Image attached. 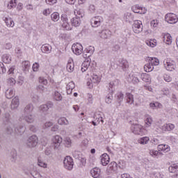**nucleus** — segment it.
Listing matches in <instances>:
<instances>
[{
  "label": "nucleus",
  "mask_w": 178,
  "mask_h": 178,
  "mask_svg": "<svg viewBox=\"0 0 178 178\" xmlns=\"http://www.w3.org/2000/svg\"><path fill=\"white\" fill-rule=\"evenodd\" d=\"M24 131V126L19 125L18 127L15 128V124L12 122L7 124V127L6 128V134H8L10 136H12V134H17L22 136V134H23Z\"/></svg>",
  "instance_id": "nucleus-1"
},
{
  "label": "nucleus",
  "mask_w": 178,
  "mask_h": 178,
  "mask_svg": "<svg viewBox=\"0 0 178 178\" xmlns=\"http://www.w3.org/2000/svg\"><path fill=\"white\" fill-rule=\"evenodd\" d=\"M25 144L28 148H34L38 144V137L35 135H32L28 138Z\"/></svg>",
  "instance_id": "nucleus-2"
},
{
  "label": "nucleus",
  "mask_w": 178,
  "mask_h": 178,
  "mask_svg": "<svg viewBox=\"0 0 178 178\" xmlns=\"http://www.w3.org/2000/svg\"><path fill=\"white\" fill-rule=\"evenodd\" d=\"M63 139L60 136H55L51 139V147L55 151L60 149V144H62Z\"/></svg>",
  "instance_id": "nucleus-3"
},
{
  "label": "nucleus",
  "mask_w": 178,
  "mask_h": 178,
  "mask_svg": "<svg viewBox=\"0 0 178 178\" xmlns=\"http://www.w3.org/2000/svg\"><path fill=\"white\" fill-rule=\"evenodd\" d=\"M131 130L134 134H136L138 136H144V134H145V129L140 124L132 125Z\"/></svg>",
  "instance_id": "nucleus-4"
},
{
  "label": "nucleus",
  "mask_w": 178,
  "mask_h": 178,
  "mask_svg": "<svg viewBox=\"0 0 178 178\" xmlns=\"http://www.w3.org/2000/svg\"><path fill=\"white\" fill-rule=\"evenodd\" d=\"M163 65L165 69H166V70H168V72H173V70L176 69V62L169 58L164 60Z\"/></svg>",
  "instance_id": "nucleus-5"
},
{
  "label": "nucleus",
  "mask_w": 178,
  "mask_h": 178,
  "mask_svg": "<svg viewBox=\"0 0 178 178\" xmlns=\"http://www.w3.org/2000/svg\"><path fill=\"white\" fill-rule=\"evenodd\" d=\"M165 20L170 24H176L178 22V17L175 14L170 13L165 15Z\"/></svg>",
  "instance_id": "nucleus-6"
},
{
  "label": "nucleus",
  "mask_w": 178,
  "mask_h": 178,
  "mask_svg": "<svg viewBox=\"0 0 178 178\" xmlns=\"http://www.w3.org/2000/svg\"><path fill=\"white\" fill-rule=\"evenodd\" d=\"M113 87H115V83L113 81L110 82L108 84V92L109 94L106 97V104H112V100L113 99Z\"/></svg>",
  "instance_id": "nucleus-7"
},
{
  "label": "nucleus",
  "mask_w": 178,
  "mask_h": 178,
  "mask_svg": "<svg viewBox=\"0 0 178 178\" xmlns=\"http://www.w3.org/2000/svg\"><path fill=\"white\" fill-rule=\"evenodd\" d=\"M24 120L26 123H34L35 122V116L31 113L26 114V115H22L19 118V122H23Z\"/></svg>",
  "instance_id": "nucleus-8"
},
{
  "label": "nucleus",
  "mask_w": 178,
  "mask_h": 178,
  "mask_svg": "<svg viewBox=\"0 0 178 178\" xmlns=\"http://www.w3.org/2000/svg\"><path fill=\"white\" fill-rule=\"evenodd\" d=\"M132 29L136 34H140L143 31V22L138 20L135 21L132 25Z\"/></svg>",
  "instance_id": "nucleus-9"
},
{
  "label": "nucleus",
  "mask_w": 178,
  "mask_h": 178,
  "mask_svg": "<svg viewBox=\"0 0 178 178\" xmlns=\"http://www.w3.org/2000/svg\"><path fill=\"white\" fill-rule=\"evenodd\" d=\"M63 163L64 168L67 170H72V169H73L74 163L72 157L69 156H66L63 161Z\"/></svg>",
  "instance_id": "nucleus-10"
},
{
  "label": "nucleus",
  "mask_w": 178,
  "mask_h": 178,
  "mask_svg": "<svg viewBox=\"0 0 178 178\" xmlns=\"http://www.w3.org/2000/svg\"><path fill=\"white\" fill-rule=\"evenodd\" d=\"M104 22V18L101 16L93 17L91 19L90 23L92 27H99L101 24Z\"/></svg>",
  "instance_id": "nucleus-11"
},
{
  "label": "nucleus",
  "mask_w": 178,
  "mask_h": 178,
  "mask_svg": "<svg viewBox=\"0 0 178 178\" xmlns=\"http://www.w3.org/2000/svg\"><path fill=\"white\" fill-rule=\"evenodd\" d=\"M72 49L75 55H81V54H83V45L80 43L74 44L72 47Z\"/></svg>",
  "instance_id": "nucleus-12"
},
{
  "label": "nucleus",
  "mask_w": 178,
  "mask_h": 178,
  "mask_svg": "<svg viewBox=\"0 0 178 178\" xmlns=\"http://www.w3.org/2000/svg\"><path fill=\"white\" fill-rule=\"evenodd\" d=\"M131 10L134 12V13H139L140 15H145V13H147V9L138 5H135L132 6Z\"/></svg>",
  "instance_id": "nucleus-13"
},
{
  "label": "nucleus",
  "mask_w": 178,
  "mask_h": 178,
  "mask_svg": "<svg viewBox=\"0 0 178 178\" xmlns=\"http://www.w3.org/2000/svg\"><path fill=\"white\" fill-rule=\"evenodd\" d=\"M99 34L102 40H108V38H111L112 36V32L108 29L102 30L101 32H99Z\"/></svg>",
  "instance_id": "nucleus-14"
},
{
  "label": "nucleus",
  "mask_w": 178,
  "mask_h": 178,
  "mask_svg": "<svg viewBox=\"0 0 178 178\" xmlns=\"http://www.w3.org/2000/svg\"><path fill=\"white\" fill-rule=\"evenodd\" d=\"M110 158L109 156L108 155V154L104 153L101 156V163L102 165L103 166H106V165H108V163H109V161H110Z\"/></svg>",
  "instance_id": "nucleus-15"
},
{
  "label": "nucleus",
  "mask_w": 178,
  "mask_h": 178,
  "mask_svg": "<svg viewBox=\"0 0 178 178\" xmlns=\"http://www.w3.org/2000/svg\"><path fill=\"white\" fill-rule=\"evenodd\" d=\"M131 81H132L133 84H138L140 83V79H141V74L136 73L135 74L131 75L130 77Z\"/></svg>",
  "instance_id": "nucleus-16"
},
{
  "label": "nucleus",
  "mask_w": 178,
  "mask_h": 178,
  "mask_svg": "<svg viewBox=\"0 0 178 178\" xmlns=\"http://www.w3.org/2000/svg\"><path fill=\"white\" fill-rule=\"evenodd\" d=\"M19 105H20V102L19 101V97H15L14 99H12L10 106L13 111L15 109H17Z\"/></svg>",
  "instance_id": "nucleus-17"
},
{
  "label": "nucleus",
  "mask_w": 178,
  "mask_h": 178,
  "mask_svg": "<svg viewBox=\"0 0 178 178\" xmlns=\"http://www.w3.org/2000/svg\"><path fill=\"white\" fill-rule=\"evenodd\" d=\"M41 51L43 54H51L52 51V46L49 44H42L41 47Z\"/></svg>",
  "instance_id": "nucleus-18"
},
{
  "label": "nucleus",
  "mask_w": 178,
  "mask_h": 178,
  "mask_svg": "<svg viewBox=\"0 0 178 178\" xmlns=\"http://www.w3.org/2000/svg\"><path fill=\"white\" fill-rule=\"evenodd\" d=\"M119 67L122 69L123 72H127V69H129V62H127L126 60L122 59L120 60L119 63Z\"/></svg>",
  "instance_id": "nucleus-19"
},
{
  "label": "nucleus",
  "mask_w": 178,
  "mask_h": 178,
  "mask_svg": "<svg viewBox=\"0 0 178 178\" xmlns=\"http://www.w3.org/2000/svg\"><path fill=\"white\" fill-rule=\"evenodd\" d=\"M53 99L54 101L60 102L63 99V97L62 96V94L58 90H55L53 92Z\"/></svg>",
  "instance_id": "nucleus-20"
},
{
  "label": "nucleus",
  "mask_w": 178,
  "mask_h": 178,
  "mask_svg": "<svg viewBox=\"0 0 178 178\" xmlns=\"http://www.w3.org/2000/svg\"><path fill=\"white\" fill-rule=\"evenodd\" d=\"M90 175L94 178H98L101 176V170L98 168H95L90 170Z\"/></svg>",
  "instance_id": "nucleus-21"
},
{
  "label": "nucleus",
  "mask_w": 178,
  "mask_h": 178,
  "mask_svg": "<svg viewBox=\"0 0 178 178\" xmlns=\"http://www.w3.org/2000/svg\"><path fill=\"white\" fill-rule=\"evenodd\" d=\"M33 111H34V105L31 103L28 104L24 108V112L26 114L32 113Z\"/></svg>",
  "instance_id": "nucleus-22"
},
{
  "label": "nucleus",
  "mask_w": 178,
  "mask_h": 178,
  "mask_svg": "<svg viewBox=\"0 0 178 178\" xmlns=\"http://www.w3.org/2000/svg\"><path fill=\"white\" fill-rule=\"evenodd\" d=\"M67 70L70 73H72L73 70H74V62H73L72 59H70L67 64Z\"/></svg>",
  "instance_id": "nucleus-23"
},
{
  "label": "nucleus",
  "mask_w": 178,
  "mask_h": 178,
  "mask_svg": "<svg viewBox=\"0 0 178 178\" xmlns=\"http://www.w3.org/2000/svg\"><path fill=\"white\" fill-rule=\"evenodd\" d=\"M7 27H15V22L12 18L8 17L3 19Z\"/></svg>",
  "instance_id": "nucleus-24"
},
{
  "label": "nucleus",
  "mask_w": 178,
  "mask_h": 178,
  "mask_svg": "<svg viewBox=\"0 0 178 178\" xmlns=\"http://www.w3.org/2000/svg\"><path fill=\"white\" fill-rule=\"evenodd\" d=\"M71 23L74 27H79V26L81 24V19L77 17H75L71 19Z\"/></svg>",
  "instance_id": "nucleus-25"
},
{
  "label": "nucleus",
  "mask_w": 178,
  "mask_h": 178,
  "mask_svg": "<svg viewBox=\"0 0 178 178\" xmlns=\"http://www.w3.org/2000/svg\"><path fill=\"white\" fill-rule=\"evenodd\" d=\"M15 97V90L13 88L7 89L6 91V97L8 99H12Z\"/></svg>",
  "instance_id": "nucleus-26"
},
{
  "label": "nucleus",
  "mask_w": 178,
  "mask_h": 178,
  "mask_svg": "<svg viewBox=\"0 0 178 178\" xmlns=\"http://www.w3.org/2000/svg\"><path fill=\"white\" fill-rule=\"evenodd\" d=\"M126 98L127 104H129V105H132V104H134V96L131 93L127 92L126 94Z\"/></svg>",
  "instance_id": "nucleus-27"
},
{
  "label": "nucleus",
  "mask_w": 178,
  "mask_h": 178,
  "mask_svg": "<svg viewBox=\"0 0 178 178\" xmlns=\"http://www.w3.org/2000/svg\"><path fill=\"white\" fill-rule=\"evenodd\" d=\"M92 47H90L86 50L83 51V58H89L94 53V50L92 49Z\"/></svg>",
  "instance_id": "nucleus-28"
},
{
  "label": "nucleus",
  "mask_w": 178,
  "mask_h": 178,
  "mask_svg": "<svg viewBox=\"0 0 178 178\" xmlns=\"http://www.w3.org/2000/svg\"><path fill=\"white\" fill-rule=\"evenodd\" d=\"M158 149L159 151H163V152H169V151H170V147L168 145H159Z\"/></svg>",
  "instance_id": "nucleus-29"
},
{
  "label": "nucleus",
  "mask_w": 178,
  "mask_h": 178,
  "mask_svg": "<svg viewBox=\"0 0 178 178\" xmlns=\"http://www.w3.org/2000/svg\"><path fill=\"white\" fill-rule=\"evenodd\" d=\"M90 60L88 59H86V60L82 63L81 70L83 73H84V72H86L87 69L90 67Z\"/></svg>",
  "instance_id": "nucleus-30"
},
{
  "label": "nucleus",
  "mask_w": 178,
  "mask_h": 178,
  "mask_svg": "<svg viewBox=\"0 0 178 178\" xmlns=\"http://www.w3.org/2000/svg\"><path fill=\"white\" fill-rule=\"evenodd\" d=\"M163 42L167 44V45H170L172 44V35L169 33H165L163 35Z\"/></svg>",
  "instance_id": "nucleus-31"
},
{
  "label": "nucleus",
  "mask_w": 178,
  "mask_h": 178,
  "mask_svg": "<svg viewBox=\"0 0 178 178\" xmlns=\"http://www.w3.org/2000/svg\"><path fill=\"white\" fill-rule=\"evenodd\" d=\"M74 87H76V86L74 85V82L71 81L68 83L67 85V93L72 94V91H73V89H74Z\"/></svg>",
  "instance_id": "nucleus-32"
},
{
  "label": "nucleus",
  "mask_w": 178,
  "mask_h": 178,
  "mask_svg": "<svg viewBox=\"0 0 178 178\" xmlns=\"http://www.w3.org/2000/svg\"><path fill=\"white\" fill-rule=\"evenodd\" d=\"M22 67L24 72H29L30 69V61L25 60L22 62Z\"/></svg>",
  "instance_id": "nucleus-33"
},
{
  "label": "nucleus",
  "mask_w": 178,
  "mask_h": 178,
  "mask_svg": "<svg viewBox=\"0 0 178 178\" xmlns=\"http://www.w3.org/2000/svg\"><path fill=\"white\" fill-rule=\"evenodd\" d=\"M58 124L63 125L65 124V126H67L70 124L69 120L66 119V118L63 117L58 119Z\"/></svg>",
  "instance_id": "nucleus-34"
},
{
  "label": "nucleus",
  "mask_w": 178,
  "mask_h": 178,
  "mask_svg": "<svg viewBox=\"0 0 178 178\" xmlns=\"http://www.w3.org/2000/svg\"><path fill=\"white\" fill-rule=\"evenodd\" d=\"M149 62H150L151 65L153 66H158V65H159V59L155 57H149Z\"/></svg>",
  "instance_id": "nucleus-35"
},
{
  "label": "nucleus",
  "mask_w": 178,
  "mask_h": 178,
  "mask_svg": "<svg viewBox=\"0 0 178 178\" xmlns=\"http://www.w3.org/2000/svg\"><path fill=\"white\" fill-rule=\"evenodd\" d=\"M38 165L44 169H46V168L48 166V164H47V163H45L44 161L41 159V157L38 159Z\"/></svg>",
  "instance_id": "nucleus-36"
},
{
  "label": "nucleus",
  "mask_w": 178,
  "mask_h": 178,
  "mask_svg": "<svg viewBox=\"0 0 178 178\" xmlns=\"http://www.w3.org/2000/svg\"><path fill=\"white\" fill-rule=\"evenodd\" d=\"M149 141V138L145 136L138 139V143L139 144H141L142 145H145V144H148Z\"/></svg>",
  "instance_id": "nucleus-37"
},
{
  "label": "nucleus",
  "mask_w": 178,
  "mask_h": 178,
  "mask_svg": "<svg viewBox=\"0 0 178 178\" xmlns=\"http://www.w3.org/2000/svg\"><path fill=\"white\" fill-rule=\"evenodd\" d=\"M116 97H117V101L118 102V106H120V102L123 101V99L124 98V95H123L122 92H118L116 94Z\"/></svg>",
  "instance_id": "nucleus-38"
},
{
  "label": "nucleus",
  "mask_w": 178,
  "mask_h": 178,
  "mask_svg": "<svg viewBox=\"0 0 178 178\" xmlns=\"http://www.w3.org/2000/svg\"><path fill=\"white\" fill-rule=\"evenodd\" d=\"M118 168V163L115 161H112L108 165V170L115 171L116 170V168Z\"/></svg>",
  "instance_id": "nucleus-39"
},
{
  "label": "nucleus",
  "mask_w": 178,
  "mask_h": 178,
  "mask_svg": "<svg viewBox=\"0 0 178 178\" xmlns=\"http://www.w3.org/2000/svg\"><path fill=\"white\" fill-rule=\"evenodd\" d=\"M10 156L11 162H16V159H17V152H16V150H12L10 152Z\"/></svg>",
  "instance_id": "nucleus-40"
},
{
  "label": "nucleus",
  "mask_w": 178,
  "mask_h": 178,
  "mask_svg": "<svg viewBox=\"0 0 178 178\" xmlns=\"http://www.w3.org/2000/svg\"><path fill=\"white\" fill-rule=\"evenodd\" d=\"M74 15L76 16L75 17L83 19V17L84 16V12L83 11V10H75Z\"/></svg>",
  "instance_id": "nucleus-41"
},
{
  "label": "nucleus",
  "mask_w": 178,
  "mask_h": 178,
  "mask_svg": "<svg viewBox=\"0 0 178 178\" xmlns=\"http://www.w3.org/2000/svg\"><path fill=\"white\" fill-rule=\"evenodd\" d=\"M152 66L154 65L151 64L150 61H149V63L144 66V70L147 73H149V72H152V70H154V67Z\"/></svg>",
  "instance_id": "nucleus-42"
},
{
  "label": "nucleus",
  "mask_w": 178,
  "mask_h": 178,
  "mask_svg": "<svg viewBox=\"0 0 178 178\" xmlns=\"http://www.w3.org/2000/svg\"><path fill=\"white\" fill-rule=\"evenodd\" d=\"M168 170L170 173H176V172L178 170L177 164H173L172 165L170 166Z\"/></svg>",
  "instance_id": "nucleus-43"
},
{
  "label": "nucleus",
  "mask_w": 178,
  "mask_h": 178,
  "mask_svg": "<svg viewBox=\"0 0 178 178\" xmlns=\"http://www.w3.org/2000/svg\"><path fill=\"white\" fill-rule=\"evenodd\" d=\"M90 80H91L92 83H99V81H101V78H99L98 76V75H97V74H93L91 76Z\"/></svg>",
  "instance_id": "nucleus-44"
},
{
  "label": "nucleus",
  "mask_w": 178,
  "mask_h": 178,
  "mask_svg": "<svg viewBox=\"0 0 178 178\" xmlns=\"http://www.w3.org/2000/svg\"><path fill=\"white\" fill-rule=\"evenodd\" d=\"M142 80L145 83H151V76L148 74H144L143 75Z\"/></svg>",
  "instance_id": "nucleus-45"
},
{
  "label": "nucleus",
  "mask_w": 178,
  "mask_h": 178,
  "mask_svg": "<svg viewBox=\"0 0 178 178\" xmlns=\"http://www.w3.org/2000/svg\"><path fill=\"white\" fill-rule=\"evenodd\" d=\"M39 110L42 113H44V115H47V112H48V107L46 104H42L39 107Z\"/></svg>",
  "instance_id": "nucleus-46"
},
{
  "label": "nucleus",
  "mask_w": 178,
  "mask_h": 178,
  "mask_svg": "<svg viewBox=\"0 0 178 178\" xmlns=\"http://www.w3.org/2000/svg\"><path fill=\"white\" fill-rule=\"evenodd\" d=\"M124 19L125 20V22H131V20H133V15H131L130 13H127L124 14Z\"/></svg>",
  "instance_id": "nucleus-47"
},
{
  "label": "nucleus",
  "mask_w": 178,
  "mask_h": 178,
  "mask_svg": "<svg viewBox=\"0 0 178 178\" xmlns=\"http://www.w3.org/2000/svg\"><path fill=\"white\" fill-rule=\"evenodd\" d=\"M51 20L53 22H58V20H59L60 19V17H59V13H53L51 15Z\"/></svg>",
  "instance_id": "nucleus-48"
},
{
  "label": "nucleus",
  "mask_w": 178,
  "mask_h": 178,
  "mask_svg": "<svg viewBox=\"0 0 178 178\" xmlns=\"http://www.w3.org/2000/svg\"><path fill=\"white\" fill-rule=\"evenodd\" d=\"M2 60L4 62V63H10L11 60L10 56L9 54L3 55Z\"/></svg>",
  "instance_id": "nucleus-49"
},
{
  "label": "nucleus",
  "mask_w": 178,
  "mask_h": 178,
  "mask_svg": "<svg viewBox=\"0 0 178 178\" xmlns=\"http://www.w3.org/2000/svg\"><path fill=\"white\" fill-rule=\"evenodd\" d=\"M3 120H5L7 124L9 123H12V122H10V114L9 113H4Z\"/></svg>",
  "instance_id": "nucleus-50"
},
{
  "label": "nucleus",
  "mask_w": 178,
  "mask_h": 178,
  "mask_svg": "<svg viewBox=\"0 0 178 178\" xmlns=\"http://www.w3.org/2000/svg\"><path fill=\"white\" fill-rule=\"evenodd\" d=\"M146 44L148 47H151L152 48L156 47V42L152 40L146 41Z\"/></svg>",
  "instance_id": "nucleus-51"
},
{
  "label": "nucleus",
  "mask_w": 178,
  "mask_h": 178,
  "mask_svg": "<svg viewBox=\"0 0 178 178\" xmlns=\"http://www.w3.org/2000/svg\"><path fill=\"white\" fill-rule=\"evenodd\" d=\"M163 79L166 81V83H170V81H172V76H170V75H168V74H164L163 76Z\"/></svg>",
  "instance_id": "nucleus-52"
},
{
  "label": "nucleus",
  "mask_w": 178,
  "mask_h": 178,
  "mask_svg": "<svg viewBox=\"0 0 178 178\" xmlns=\"http://www.w3.org/2000/svg\"><path fill=\"white\" fill-rule=\"evenodd\" d=\"M7 83L9 86H15V84H16V80H15V79H13V78H8L7 79Z\"/></svg>",
  "instance_id": "nucleus-53"
},
{
  "label": "nucleus",
  "mask_w": 178,
  "mask_h": 178,
  "mask_svg": "<svg viewBox=\"0 0 178 178\" xmlns=\"http://www.w3.org/2000/svg\"><path fill=\"white\" fill-rule=\"evenodd\" d=\"M146 127H149L152 124V118L148 117L145 120Z\"/></svg>",
  "instance_id": "nucleus-54"
},
{
  "label": "nucleus",
  "mask_w": 178,
  "mask_h": 178,
  "mask_svg": "<svg viewBox=\"0 0 178 178\" xmlns=\"http://www.w3.org/2000/svg\"><path fill=\"white\" fill-rule=\"evenodd\" d=\"M31 175L34 178H44V177L38 172H33L31 173Z\"/></svg>",
  "instance_id": "nucleus-55"
},
{
  "label": "nucleus",
  "mask_w": 178,
  "mask_h": 178,
  "mask_svg": "<svg viewBox=\"0 0 178 178\" xmlns=\"http://www.w3.org/2000/svg\"><path fill=\"white\" fill-rule=\"evenodd\" d=\"M62 27L65 30H72V27L70 26V24H69V22L62 23Z\"/></svg>",
  "instance_id": "nucleus-56"
},
{
  "label": "nucleus",
  "mask_w": 178,
  "mask_h": 178,
  "mask_svg": "<svg viewBox=\"0 0 178 178\" xmlns=\"http://www.w3.org/2000/svg\"><path fill=\"white\" fill-rule=\"evenodd\" d=\"M3 73H6V68L4 67L3 63H0V74Z\"/></svg>",
  "instance_id": "nucleus-57"
},
{
  "label": "nucleus",
  "mask_w": 178,
  "mask_h": 178,
  "mask_svg": "<svg viewBox=\"0 0 178 178\" xmlns=\"http://www.w3.org/2000/svg\"><path fill=\"white\" fill-rule=\"evenodd\" d=\"M149 154L151 155V156H158V155H159V152L156 151V150H150L149 151Z\"/></svg>",
  "instance_id": "nucleus-58"
},
{
  "label": "nucleus",
  "mask_w": 178,
  "mask_h": 178,
  "mask_svg": "<svg viewBox=\"0 0 178 178\" xmlns=\"http://www.w3.org/2000/svg\"><path fill=\"white\" fill-rule=\"evenodd\" d=\"M39 82L41 84H44V86H47V84H48V81L45 79L44 77H40Z\"/></svg>",
  "instance_id": "nucleus-59"
},
{
  "label": "nucleus",
  "mask_w": 178,
  "mask_h": 178,
  "mask_svg": "<svg viewBox=\"0 0 178 178\" xmlns=\"http://www.w3.org/2000/svg\"><path fill=\"white\" fill-rule=\"evenodd\" d=\"M167 131H170L175 129V124H166Z\"/></svg>",
  "instance_id": "nucleus-60"
},
{
  "label": "nucleus",
  "mask_w": 178,
  "mask_h": 178,
  "mask_svg": "<svg viewBox=\"0 0 178 178\" xmlns=\"http://www.w3.org/2000/svg\"><path fill=\"white\" fill-rule=\"evenodd\" d=\"M61 21L63 22V23H68L67 15H66L65 14H63L61 15Z\"/></svg>",
  "instance_id": "nucleus-61"
},
{
  "label": "nucleus",
  "mask_w": 178,
  "mask_h": 178,
  "mask_svg": "<svg viewBox=\"0 0 178 178\" xmlns=\"http://www.w3.org/2000/svg\"><path fill=\"white\" fill-rule=\"evenodd\" d=\"M32 68H33V72H38V69L40 68V64L35 63L33 65Z\"/></svg>",
  "instance_id": "nucleus-62"
},
{
  "label": "nucleus",
  "mask_w": 178,
  "mask_h": 178,
  "mask_svg": "<svg viewBox=\"0 0 178 178\" xmlns=\"http://www.w3.org/2000/svg\"><path fill=\"white\" fill-rule=\"evenodd\" d=\"M17 5L16 0H11L10 4L8 6V8H15Z\"/></svg>",
  "instance_id": "nucleus-63"
},
{
  "label": "nucleus",
  "mask_w": 178,
  "mask_h": 178,
  "mask_svg": "<svg viewBox=\"0 0 178 178\" xmlns=\"http://www.w3.org/2000/svg\"><path fill=\"white\" fill-rule=\"evenodd\" d=\"M51 126H54V123H52L51 122H47L44 124V129H48L49 127H51Z\"/></svg>",
  "instance_id": "nucleus-64"
}]
</instances>
